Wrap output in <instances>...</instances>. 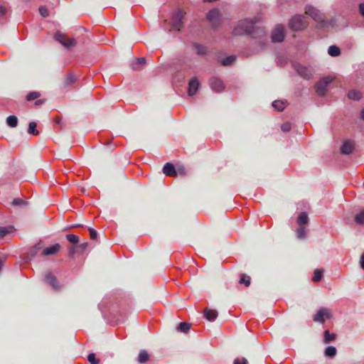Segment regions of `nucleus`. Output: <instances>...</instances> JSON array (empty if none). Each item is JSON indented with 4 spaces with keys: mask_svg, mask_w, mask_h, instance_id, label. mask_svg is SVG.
<instances>
[{
    "mask_svg": "<svg viewBox=\"0 0 364 364\" xmlns=\"http://www.w3.org/2000/svg\"><path fill=\"white\" fill-rule=\"evenodd\" d=\"M14 228L12 225L6 227H0V239H2L5 235L9 233L13 232Z\"/></svg>",
    "mask_w": 364,
    "mask_h": 364,
    "instance_id": "obj_25",
    "label": "nucleus"
},
{
    "mask_svg": "<svg viewBox=\"0 0 364 364\" xmlns=\"http://www.w3.org/2000/svg\"><path fill=\"white\" fill-rule=\"evenodd\" d=\"M360 267L363 269H364V252L361 255L360 259Z\"/></svg>",
    "mask_w": 364,
    "mask_h": 364,
    "instance_id": "obj_53",
    "label": "nucleus"
},
{
    "mask_svg": "<svg viewBox=\"0 0 364 364\" xmlns=\"http://www.w3.org/2000/svg\"><path fill=\"white\" fill-rule=\"evenodd\" d=\"M40 104H41V101H40V100H38V101L36 102V105H40Z\"/></svg>",
    "mask_w": 364,
    "mask_h": 364,
    "instance_id": "obj_56",
    "label": "nucleus"
},
{
    "mask_svg": "<svg viewBox=\"0 0 364 364\" xmlns=\"http://www.w3.org/2000/svg\"><path fill=\"white\" fill-rule=\"evenodd\" d=\"M257 22V18L254 19H244L237 22L233 28V34L235 36H242L244 34H251L255 28V23Z\"/></svg>",
    "mask_w": 364,
    "mask_h": 364,
    "instance_id": "obj_1",
    "label": "nucleus"
},
{
    "mask_svg": "<svg viewBox=\"0 0 364 364\" xmlns=\"http://www.w3.org/2000/svg\"><path fill=\"white\" fill-rule=\"evenodd\" d=\"M185 15L181 9H178L173 14L171 18V29L180 31L183 26V19Z\"/></svg>",
    "mask_w": 364,
    "mask_h": 364,
    "instance_id": "obj_6",
    "label": "nucleus"
},
{
    "mask_svg": "<svg viewBox=\"0 0 364 364\" xmlns=\"http://www.w3.org/2000/svg\"><path fill=\"white\" fill-rule=\"evenodd\" d=\"M193 48L196 50V52L198 55H205L207 53V48L204 45H201L199 43H194Z\"/></svg>",
    "mask_w": 364,
    "mask_h": 364,
    "instance_id": "obj_24",
    "label": "nucleus"
},
{
    "mask_svg": "<svg viewBox=\"0 0 364 364\" xmlns=\"http://www.w3.org/2000/svg\"><path fill=\"white\" fill-rule=\"evenodd\" d=\"M6 123L11 127H16L18 124V119L14 115L9 116L6 119Z\"/></svg>",
    "mask_w": 364,
    "mask_h": 364,
    "instance_id": "obj_31",
    "label": "nucleus"
},
{
    "mask_svg": "<svg viewBox=\"0 0 364 364\" xmlns=\"http://www.w3.org/2000/svg\"><path fill=\"white\" fill-rule=\"evenodd\" d=\"M309 223V218L305 212H302L299 214L297 218V223L299 226H302L303 225H306Z\"/></svg>",
    "mask_w": 364,
    "mask_h": 364,
    "instance_id": "obj_23",
    "label": "nucleus"
},
{
    "mask_svg": "<svg viewBox=\"0 0 364 364\" xmlns=\"http://www.w3.org/2000/svg\"><path fill=\"white\" fill-rule=\"evenodd\" d=\"M37 124L34 122H31L28 124V132L33 135H38L39 132L36 129Z\"/></svg>",
    "mask_w": 364,
    "mask_h": 364,
    "instance_id": "obj_34",
    "label": "nucleus"
},
{
    "mask_svg": "<svg viewBox=\"0 0 364 364\" xmlns=\"http://www.w3.org/2000/svg\"><path fill=\"white\" fill-rule=\"evenodd\" d=\"M87 242H84V243H82L79 245H77V248L80 251H81L82 252L87 248Z\"/></svg>",
    "mask_w": 364,
    "mask_h": 364,
    "instance_id": "obj_51",
    "label": "nucleus"
},
{
    "mask_svg": "<svg viewBox=\"0 0 364 364\" xmlns=\"http://www.w3.org/2000/svg\"><path fill=\"white\" fill-rule=\"evenodd\" d=\"M60 245L56 243L55 245H53L43 249L41 255L43 256L53 255L58 253L60 250Z\"/></svg>",
    "mask_w": 364,
    "mask_h": 364,
    "instance_id": "obj_15",
    "label": "nucleus"
},
{
    "mask_svg": "<svg viewBox=\"0 0 364 364\" xmlns=\"http://www.w3.org/2000/svg\"><path fill=\"white\" fill-rule=\"evenodd\" d=\"M305 13L310 16L315 21L318 23H325V16L319 10L316 8L308 6L306 7Z\"/></svg>",
    "mask_w": 364,
    "mask_h": 364,
    "instance_id": "obj_4",
    "label": "nucleus"
},
{
    "mask_svg": "<svg viewBox=\"0 0 364 364\" xmlns=\"http://www.w3.org/2000/svg\"><path fill=\"white\" fill-rule=\"evenodd\" d=\"M323 336H324L323 342L325 343H331V342L333 341L336 338V335L333 333H330V331L328 330H326L324 331Z\"/></svg>",
    "mask_w": 364,
    "mask_h": 364,
    "instance_id": "obj_22",
    "label": "nucleus"
},
{
    "mask_svg": "<svg viewBox=\"0 0 364 364\" xmlns=\"http://www.w3.org/2000/svg\"><path fill=\"white\" fill-rule=\"evenodd\" d=\"M218 316V312L215 310L210 309L208 308L204 310V317L210 321H213Z\"/></svg>",
    "mask_w": 364,
    "mask_h": 364,
    "instance_id": "obj_19",
    "label": "nucleus"
},
{
    "mask_svg": "<svg viewBox=\"0 0 364 364\" xmlns=\"http://www.w3.org/2000/svg\"><path fill=\"white\" fill-rule=\"evenodd\" d=\"M77 251H79V250L77 248V246H71L68 248L69 255L70 256H73Z\"/></svg>",
    "mask_w": 364,
    "mask_h": 364,
    "instance_id": "obj_45",
    "label": "nucleus"
},
{
    "mask_svg": "<svg viewBox=\"0 0 364 364\" xmlns=\"http://www.w3.org/2000/svg\"><path fill=\"white\" fill-rule=\"evenodd\" d=\"M336 348L333 346H328L325 350V355L327 357L333 358L336 355Z\"/></svg>",
    "mask_w": 364,
    "mask_h": 364,
    "instance_id": "obj_32",
    "label": "nucleus"
},
{
    "mask_svg": "<svg viewBox=\"0 0 364 364\" xmlns=\"http://www.w3.org/2000/svg\"><path fill=\"white\" fill-rule=\"evenodd\" d=\"M199 87V82L198 80L195 77L193 78L188 84V92L190 96L194 95Z\"/></svg>",
    "mask_w": 364,
    "mask_h": 364,
    "instance_id": "obj_17",
    "label": "nucleus"
},
{
    "mask_svg": "<svg viewBox=\"0 0 364 364\" xmlns=\"http://www.w3.org/2000/svg\"><path fill=\"white\" fill-rule=\"evenodd\" d=\"M89 232L90 234V238L92 240H96L97 237V232H96V230L92 228H89Z\"/></svg>",
    "mask_w": 364,
    "mask_h": 364,
    "instance_id": "obj_47",
    "label": "nucleus"
},
{
    "mask_svg": "<svg viewBox=\"0 0 364 364\" xmlns=\"http://www.w3.org/2000/svg\"><path fill=\"white\" fill-rule=\"evenodd\" d=\"M285 36V29L284 26L277 25L272 31V40L273 42L280 43L283 41Z\"/></svg>",
    "mask_w": 364,
    "mask_h": 364,
    "instance_id": "obj_10",
    "label": "nucleus"
},
{
    "mask_svg": "<svg viewBox=\"0 0 364 364\" xmlns=\"http://www.w3.org/2000/svg\"><path fill=\"white\" fill-rule=\"evenodd\" d=\"M54 122H55V127L56 129H63V122H62V120L60 118L55 117L54 119Z\"/></svg>",
    "mask_w": 364,
    "mask_h": 364,
    "instance_id": "obj_43",
    "label": "nucleus"
},
{
    "mask_svg": "<svg viewBox=\"0 0 364 364\" xmlns=\"http://www.w3.org/2000/svg\"><path fill=\"white\" fill-rule=\"evenodd\" d=\"M177 171V175H181V176H183L186 174V170H185V168L184 167H178L176 170Z\"/></svg>",
    "mask_w": 364,
    "mask_h": 364,
    "instance_id": "obj_49",
    "label": "nucleus"
},
{
    "mask_svg": "<svg viewBox=\"0 0 364 364\" xmlns=\"http://www.w3.org/2000/svg\"><path fill=\"white\" fill-rule=\"evenodd\" d=\"M289 26L293 31H302L307 27L308 22L304 16L296 15L291 18Z\"/></svg>",
    "mask_w": 364,
    "mask_h": 364,
    "instance_id": "obj_2",
    "label": "nucleus"
},
{
    "mask_svg": "<svg viewBox=\"0 0 364 364\" xmlns=\"http://www.w3.org/2000/svg\"><path fill=\"white\" fill-rule=\"evenodd\" d=\"M45 281L55 290H59L61 287L56 277L50 272L46 274Z\"/></svg>",
    "mask_w": 364,
    "mask_h": 364,
    "instance_id": "obj_13",
    "label": "nucleus"
},
{
    "mask_svg": "<svg viewBox=\"0 0 364 364\" xmlns=\"http://www.w3.org/2000/svg\"><path fill=\"white\" fill-rule=\"evenodd\" d=\"M331 318V310L327 308L322 307L314 316L313 320L315 322L323 323L325 322L326 318Z\"/></svg>",
    "mask_w": 364,
    "mask_h": 364,
    "instance_id": "obj_9",
    "label": "nucleus"
},
{
    "mask_svg": "<svg viewBox=\"0 0 364 364\" xmlns=\"http://www.w3.org/2000/svg\"><path fill=\"white\" fill-rule=\"evenodd\" d=\"M236 60V56L235 55H230L225 58H224L221 63L223 66H228L232 65L235 61Z\"/></svg>",
    "mask_w": 364,
    "mask_h": 364,
    "instance_id": "obj_33",
    "label": "nucleus"
},
{
    "mask_svg": "<svg viewBox=\"0 0 364 364\" xmlns=\"http://www.w3.org/2000/svg\"><path fill=\"white\" fill-rule=\"evenodd\" d=\"M355 221L358 225L364 224V210H362L355 216Z\"/></svg>",
    "mask_w": 364,
    "mask_h": 364,
    "instance_id": "obj_37",
    "label": "nucleus"
},
{
    "mask_svg": "<svg viewBox=\"0 0 364 364\" xmlns=\"http://www.w3.org/2000/svg\"><path fill=\"white\" fill-rule=\"evenodd\" d=\"M272 106L277 110L280 111V112L283 111L284 107H285L284 102L280 101V100H275V101H274L272 102Z\"/></svg>",
    "mask_w": 364,
    "mask_h": 364,
    "instance_id": "obj_36",
    "label": "nucleus"
},
{
    "mask_svg": "<svg viewBox=\"0 0 364 364\" xmlns=\"http://www.w3.org/2000/svg\"><path fill=\"white\" fill-rule=\"evenodd\" d=\"M40 97V93L38 92H31L26 95V100L28 101H32L38 99Z\"/></svg>",
    "mask_w": 364,
    "mask_h": 364,
    "instance_id": "obj_39",
    "label": "nucleus"
},
{
    "mask_svg": "<svg viewBox=\"0 0 364 364\" xmlns=\"http://www.w3.org/2000/svg\"><path fill=\"white\" fill-rule=\"evenodd\" d=\"M39 13L43 17H47L49 16V12L46 6H41L39 7Z\"/></svg>",
    "mask_w": 364,
    "mask_h": 364,
    "instance_id": "obj_42",
    "label": "nucleus"
},
{
    "mask_svg": "<svg viewBox=\"0 0 364 364\" xmlns=\"http://www.w3.org/2000/svg\"><path fill=\"white\" fill-rule=\"evenodd\" d=\"M67 240L74 245H76L79 242V237L73 234H68L66 235Z\"/></svg>",
    "mask_w": 364,
    "mask_h": 364,
    "instance_id": "obj_38",
    "label": "nucleus"
},
{
    "mask_svg": "<svg viewBox=\"0 0 364 364\" xmlns=\"http://www.w3.org/2000/svg\"><path fill=\"white\" fill-rule=\"evenodd\" d=\"M207 18L214 26L218 25L220 19V12L218 9L210 10L207 14Z\"/></svg>",
    "mask_w": 364,
    "mask_h": 364,
    "instance_id": "obj_12",
    "label": "nucleus"
},
{
    "mask_svg": "<svg viewBox=\"0 0 364 364\" xmlns=\"http://www.w3.org/2000/svg\"><path fill=\"white\" fill-rule=\"evenodd\" d=\"M239 283L241 284H245V287H249L251 283V278L250 276L245 274H241Z\"/></svg>",
    "mask_w": 364,
    "mask_h": 364,
    "instance_id": "obj_28",
    "label": "nucleus"
},
{
    "mask_svg": "<svg viewBox=\"0 0 364 364\" xmlns=\"http://www.w3.org/2000/svg\"><path fill=\"white\" fill-rule=\"evenodd\" d=\"M323 277V271L319 269H316L314 272L312 280L315 282H319Z\"/></svg>",
    "mask_w": 364,
    "mask_h": 364,
    "instance_id": "obj_35",
    "label": "nucleus"
},
{
    "mask_svg": "<svg viewBox=\"0 0 364 364\" xmlns=\"http://www.w3.org/2000/svg\"><path fill=\"white\" fill-rule=\"evenodd\" d=\"M164 173L167 176H177V171L174 166L171 163H166L163 168Z\"/></svg>",
    "mask_w": 364,
    "mask_h": 364,
    "instance_id": "obj_16",
    "label": "nucleus"
},
{
    "mask_svg": "<svg viewBox=\"0 0 364 364\" xmlns=\"http://www.w3.org/2000/svg\"><path fill=\"white\" fill-rule=\"evenodd\" d=\"M328 53L333 57L338 56L341 54L340 48L336 46H331L328 48Z\"/></svg>",
    "mask_w": 364,
    "mask_h": 364,
    "instance_id": "obj_27",
    "label": "nucleus"
},
{
    "mask_svg": "<svg viewBox=\"0 0 364 364\" xmlns=\"http://www.w3.org/2000/svg\"><path fill=\"white\" fill-rule=\"evenodd\" d=\"M233 364H247V360L245 358H237L235 359Z\"/></svg>",
    "mask_w": 364,
    "mask_h": 364,
    "instance_id": "obj_44",
    "label": "nucleus"
},
{
    "mask_svg": "<svg viewBox=\"0 0 364 364\" xmlns=\"http://www.w3.org/2000/svg\"><path fill=\"white\" fill-rule=\"evenodd\" d=\"M360 117L363 120H364V109L360 112Z\"/></svg>",
    "mask_w": 364,
    "mask_h": 364,
    "instance_id": "obj_55",
    "label": "nucleus"
},
{
    "mask_svg": "<svg viewBox=\"0 0 364 364\" xmlns=\"http://www.w3.org/2000/svg\"><path fill=\"white\" fill-rule=\"evenodd\" d=\"M305 13L310 16L315 21L318 23H325V16L319 10L316 8L308 6L306 7Z\"/></svg>",
    "mask_w": 364,
    "mask_h": 364,
    "instance_id": "obj_5",
    "label": "nucleus"
},
{
    "mask_svg": "<svg viewBox=\"0 0 364 364\" xmlns=\"http://www.w3.org/2000/svg\"><path fill=\"white\" fill-rule=\"evenodd\" d=\"M190 328L191 324L186 322H181L177 327L178 331L183 333H187Z\"/></svg>",
    "mask_w": 364,
    "mask_h": 364,
    "instance_id": "obj_30",
    "label": "nucleus"
},
{
    "mask_svg": "<svg viewBox=\"0 0 364 364\" xmlns=\"http://www.w3.org/2000/svg\"><path fill=\"white\" fill-rule=\"evenodd\" d=\"M55 39L67 48L76 45V41L74 38H69L65 34L60 32L55 33Z\"/></svg>",
    "mask_w": 364,
    "mask_h": 364,
    "instance_id": "obj_7",
    "label": "nucleus"
},
{
    "mask_svg": "<svg viewBox=\"0 0 364 364\" xmlns=\"http://www.w3.org/2000/svg\"><path fill=\"white\" fill-rule=\"evenodd\" d=\"M296 234L299 238L304 239L306 237L305 228L303 226H299V228L296 230Z\"/></svg>",
    "mask_w": 364,
    "mask_h": 364,
    "instance_id": "obj_40",
    "label": "nucleus"
},
{
    "mask_svg": "<svg viewBox=\"0 0 364 364\" xmlns=\"http://www.w3.org/2000/svg\"><path fill=\"white\" fill-rule=\"evenodd\" d=\"M348 97L349 99L353 100H359L362 97V94L360 92L357 90H350L348 94Z\"/></svg>",
    "mask_w": 364,
    "mask_h": 364,
    "instance_id": "obj_29",
    "label": "nucleus"
},
{
    "mask_svg": "<svg viewBox=\"0 0 364 364\" xmlns=\"http://www.w3.org/2000/svg\"><path fill=\"white\" fill-rule=\"evenodd\" d=\"M209 85L211 89L215 92H220L225 89L223 82L216 77H213L210 79Z\"/></svg>",
    "mask_w": 364,
    "mask_h": 364,
    "instance_id": "obj_11",
    "label": "nucleus"
},
{
    "mask_svg": "<svg viewBox=\"0 0 364 364\" xmlns=\"http://www.w3.org/2000/svg\"><path fill=\"white\" fill-rule=\"evenodd\" d=\"M146 63L145 58H139L136 59V62L132 64V68L134 70H140Z\"/></svg>",
    "mask_w": 364,
    "mask_h": 364,
    "instance_id": "obj_26",
    "label": "nucleus"
},
{
    "mask_svg": "<svg viewBox=\"0 0 364 364\" xmlns=\"http://www.w3.org/2000/svg\"><path fill=\"white\" fill-rule=\"evenodd\" d=\"M77 78L73 74L69 73L66 75L63 81V87H66L73 85L75 82Z\"/></svg>",
    "mask_w": 364,
    "mask_h": 364,
    "instance_id": "obj_21",
    "label": "nucleus"
},
{
    "mask_svg": "<svg viewBox=\"0 0 364 364\" xmlns=\"http://www.w3.org/2000/svg\"><path fill=\"white\" fill-rule=\"evenodd\" d=\"M354 149V144L351 141H346L341 146V151L343 154H350Z\"/></svg>",
    "mask_w": 364,
    "mask_h": 364,
    "instance_id": "obj_18",
    "label": "nucleus"
},
{
    "mask_svg": "<svg viewBox=\"0 0 364 364\" xmlns=\"http://www.w3.org/2000/svg\"><path fill=\"white\" fill-rule=\"evenodd\" d=\"M150 355L148 352L145 350H141L139 351L137 361L140 364L146 363L149 360Z\"/></svg>",
    "mask_w": 364,
    "mask_h": 364,
    "instance_id": "obj_20",
    "label": "nucleus"
},
{
    "mask_svg": "<svg viewBox=\"0 0 364 364\" xmlns=\"http://www.w3.org/2000/svg\"><path fill=\"white\" fill-rule=\"evenodd\" d=\"M41 244H40V243H38V244L36 245L33 247V250H31V254H32L33 255H35V254H36V253H37V252H36V250H41Z\"/></svg>",
    "mask_w": 364,
    "mask_h": 364,
    "instance_id": "obj_50",
    "label": "nucleus"
},
{
    "mask_svg": "<svg viewBox=\"0 0 364 364\" xmlns=\"http://www.w3.org/2000/svg\"><path fill=\"white\" fill-rule=\"evenodd\" d=\"M291 129V124L289 123H285L282 125V130L284 132H289Z\"/></svg>",
    "mask_w": 364,
    "mask_h": 364,
    "instance_id": "obj_48",
    "label": "nucleus"
},
{
    "mask_svg": "<svg viewBox=\"0 0 364 364\" xmlns=\"http://www.w3.org/2000/svg\"><path fill=\"white\" fill-rule=\"evenodd\" d=\"M359 11L364 16V4L362 3L359 5Z\"/></svg>",
    "mask_w": 364,
    "mask_h": 364,
    "instance_id": "obj_54",
    "label": "nucleus"
},
{
    "mask_svg": "<svg viewBox=\"0 0 364 364\" xmlns=\"http://www.w3.org/2000/svg\"><path fill=\"white\" fill-rule=\"evenodd\" d=\"M296 70L298 74L304 79L309 80L312 77L311 70L305 66L298 65Z\"/></svg>",
    "mask_w": 364,
    "mask_h": 364,
    "instance_id": "obj_14",
    "label": "nucleus"
},
{
    "mask_svg": "<svg viewBox=\"0 0 364 364\" xmlns=\"http://www.w3.org/2000/svg\"><path fill=\"white\" fill-rule=\"evenodd\" d=\"M12 204L14 205H22L24 204V201L21 198H16L14 199Z\"/></svg>",
    "mask_w": 364,
    "mask_h": 364,
    "instance_id": "obj_46",
    "label": "nucleus"
},
{
    "mask_svg": "<svg viewBox=\"0 0 364 364\" xmlns=\"http://www.w3.org/2000/svg\"><path fill=\"white\" fill-rule=\"evenodd\" d=\"M6 14V9L5 7L0 6V16H4Z\"/></svg>",
    "mask_w": 364,
    "mask_h": 364,
    "instance_id": "obj_52",
    "label": "nucleus"
},
{
    "mask_svg": "<svg viewBox=\"0 0 364 364\" xmlns=\"http://www.w3.org/2000/svg\"><path fill=\"white\" fill-rule=\"evenodd\" d=\"M87 360L91 364L100 363V360L96 358L95 353H90L88 355Z\"/></svg>",
    "mask_w": 364,
    "mask_h": 364,
    "instance_id": "obj_41",
    "label": "nucleus"
},
{
    "mask_svg": "<svg viewBox=\"0 0 364 364\" xmlns=\"http://www.w3.org/2000/svg\"><path fill=\"white\" fill-rule=\"evenodd\" d=\"M333 78L325 77L318 81L315 86L316 93L320 96L325 95L327 86L332 82Z\"/></svg>",
    "mask_w": 364,
    "mask_h": 364,
    "instance_id": "obj_8",
    "label": "nucleus"
},
{
    "mask_svg": "<svg viewBox=\"0 0 364 364\" xmlns=\"http://www.w3.org/2000/svg\"><path fill=\"white\" fill-rule=\"evenodd\" d=\"M305 13L310 16L315 21L318 23H325V16L319 10L316 8L308 6L306 7Z\"/></svg>",
    "mask_w": 364,
    "mask_h": 364,
    "instance_id": "obj_3",
    "label": "nucleus"
}]
</instances>
